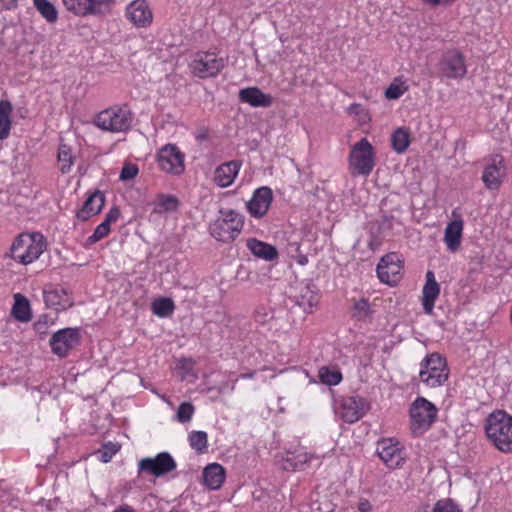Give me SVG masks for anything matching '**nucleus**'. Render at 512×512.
Here are the masks:
<instances>
[{
    "mask_svg": "<svg viewBox=\"0 0 512 512\" xmlns=\"http://www.w3.org/2000/svg\"><path fill=\"white\" fill-rule=\"evenodd\" d=\"M485 432L499 451L512 452V416L507 412L498 410L491 413L486 419Z\"/></svg>",
    "mask_w": 512,
    "mask_h": 512,
    "instance_id": "nucleus-2",
    "label": "nucleus"
},
{
    "mask_svg": "<svg viewBox=\"0 0 512 512\" xmlns=\"http://www.w3.org/2000/svg\"><path fill=\"white\" fill-rule=\"evenodd\" d=\"M254 317L258 323L264 324L273 318V313L265 307H259L255 311Z\"/></svg>",
    "mask_w": 512,
    "mask_h": 512,
    "instance_id": "nucleus-48",
    "label": "nucleus"
},
{
    "mask_svg": "<svg viewBox=\"0 0 512 512\" xmlns=\"http://www.w3.org/2000/svg\"><path fill=\"white\" fill-rule=\"evenodd\" d=\"M151 309L156 316L165 318L173 313L175 306L169 298H158L152 302Z\"/></svg>",
    "mask_w": 512,
    "mask_h": 512,
    "instance_id": "nucleus-35",
    "label": "nucleus"
},
{
    "mask_svg": "<svg viewBox=\"0 0 512 512\" xmlns=\"http://www.w3.org/2000/svg\"><path fill=\"white\" fill-rule=\"evenodd\" d=\"M54 324V319L49 315H41L39 319L34 323V328L37 333L45 334L49 326Z\"/></svg>",
    "mask_w": 512,
    "mask_h": 512,
    "instance_id": "nucleus-46",
    "label": "nucleus"
},
{
    "mask_svg": "<svg viewBox=\"0 0 512 512\" xmlns=\"http://www.w3.org/2000/svg\"><path fill=\"white\" fill-rule=\"evenodd\" d=\"M116 0H88V15H104L112 10Z\"/></svg>",
    "mask_w": 512,
    "mask_h": 512,
    "instance_id": "nucleus-33",
    "label": "nucleus"
},
{
    "mask_svg": "<svg viewBox=\"0 0 512 512\" xmlns=\"http://www.w3.org/2000/svg\"><path fill=\"white\" fill-rule=\"evenodd\" d=\"M506 177V165L501 155L491 156L483 170L482 181L489 190H498Z\"/></svg>",
    "mask_w": 512,
    "mask_h": 512,
    "instance_id": "nucleus-15",
    "label": "nucleus"
},
{
    "mask_svg": "<svg viewBox=\"0 0 512 512\" xmlns=\"http://www.w3.org/2000/svg\"><path fill=\"white\" fill-rule=\"evenodd\" d=\"M178 201L173 196L162 195L159 198L158 206L164 211H173L177 208Z\"/></svg>",
    "mask_w": 512,
    "mask_h": 512,
    "instance_id": "nucleus-47",
    "label": "nucleus"
},
{
    "mask_svg": "<svg viewBox=\"0 0 512 512\" xmlns=\"http://www.w3.org/2000/svg\"><path fill=\"white\" fill-rule=\"evenodd\" d=\"M64 7L77 16H87L88 0H62Z\"/></svg>",
    "mask_w": 512,
    "mask_h": 512,
    "instance_id": "nucleus-41",
    "label": "nucleus"
},
{
    "mask_svg": "<svg viewBox=\"0 0 512 512\" xmlns=\"http://www.w3.org/2000/svg\"><path fill=\"white\" fill-rule=\"evenodd\" d=\"M299 264L301 265H305L307 263V258L306 257H301V259L298 261Z\"/></svg>",
    "mask_w": 512,
    "mask_h": 512,
    "instance_id": "nucleus-57",
    "label": "nucleus"
},
{
    "mask_svg": "<svg viewBox=\"0 0 512 512\" xmlns=\"http://www.w3.org/2000/svg\"><path fill=\"white\" fill-rule=\"evenodd\" d=\"M363 402L358 397H346L341 400L339 415L347 423L358 421L363 415Z\"/></svg>",
    "mask_w": 512,
    "mask_h": 512,
    "instance_id": "nucleus-22",
    "label": "nucleus"
},
{
    "mask_svg": "<svg viewBox=\"0 0 512 512\" xmlns=\"http://www.w3.org/2000/svg\"><path fill=\"white\" fill-rule=\"evenodd\" d=\"M408 87L404 82L399 79H395L386 89L385 97L389 100L399 99L406 91Z\"/></svg>",
    "mask_w": 512,
    "mask_h": 512,
    "instance_id": "nucleus-42",
    "label": "nucleus"
},
{
    "mask_svg": "<svg viewBox=\"0 0 512 512\" xmlns=\"http://www.w3.org/2000/svg\"><path fill=\"white\" fill-rule=\"evenodd\" d=\"M377 454L391 469L399 468L405 461V453L399 441L394 438H384L377 444Z\"/></svg>",
    "mask_w": 512,
    "mask_h": 512,
    "instance_id": "nucleus-14",
    "label": "nucleus"
},
{
    "mask_svg": "<svg viewBox=\"0 0 512 512\" xmlns=\"http://www.w3.org/2000/svg\"><path fill=\"white\" fill-rule=\"evenodd\" d=\"M157 163L165 173L180 175L184 172V154L175 144H166L157 152Z\"/></svg>",
    "mask_w": 512,
    "mask_h": 512,
    "instance_id": "nucleus-12",
    "label": "nucleus"
},
{
    "mask_svg": "<svg viewBox=\"0 0 512 512\" xmlns=\"http://www.w3.org/2000/svg\"><path fill=\"white\" fill-rule=\"evenodd\" d=\"M4 9L10 10L17 5V0H1Z\"/></svg>",
    "mask_w": 512,
    "mask_h": 512,
    "instance_id": "nucleus-54",
    "label": "nucleus"
},
{
    "mask_svg": "<svg viewBox=\"0 0 512 512\" xmlns=\"http://www.w3.org/2000/svg\"><path fill=\"white\" fill-rule=\"evenodd\" d=\"M225 66V60L213 52H197L189 64L191 73L201 79L217 76Z\"/></svg>",
    "mask_w": 512,
    "mask_h": 512,
    "instance_id": "nucleus-8",
    "label": "nucleus"
},
{
    "mask_svg": "<svg viewBox=\"0 0 512 512\" xmlns=\"http://www.w3.org/2000/svg\"><path fill=\"white\" fill-rule=\"evenodd\" d=\"M423 512H462L460 506L450 498L438 500L431 509L426 505Z\"/></svg>",
    "mask_w": 512,
    "mask_h": 512,
    "instance_id": "nucleus-36",
    "label": "nucleus"
},
{
    "mask_svg": "<svg viewBox=\"0 0 512 512\" xmlns=\"http://www.w3.org/2000/svg\"><path fill=\"white\" fill-rule=\"evenodd\" d=\"M133 121V114L128 106H112L100 111L94 124L103 131L113 133L126 132L130 129Z\"/></svg>",
    "mask_w": 512,
    "mask_h": 512,
    "instance_id": "nucleus-5",
    "label": "nucleus"
},
{
    "mask_svg": "<svg viewBox=\"0 0 512 512\" xmlns=\"http://www.w3.org/2000/svg\"><path fill=\"white\" fill-rule=\"evenodd\" d=\"M120 217V210L117 207H112L105 216L104 222L108 225L116 222Z\"/></svg>",
    "mask_w": 512,
    "mask_h": 512,
    "instance_id": "nucleus-50",
    "label": "nucleus"
},
{
    "mask_svg": "<svg viewBox=\"0 0 512 512\" xmlns=\"http://www.w3.org/2000/svg\"><path fill=\"white\" fill-rule=\"evenodd\" d=\"M316 456L308 453L303 448L296 449L293 452H287L280 462L281 467L287 471L302 470L306 464L311 463Z\"/></svg>",
    "mask_w": 512,
    "mask_h": 512,
    "instance_id": "nucleus-18",
    "label": "nucleus"
},
{
    "mask_svg": "<svg viewBox=\"0 0 512 512\" xmlns=\"http://www.w3.org/2000/svg\"><path fill=\"white\" fill-rule=\"evenodd\" d=\"M464 223L458 218L449 222L444 230V243L450 252H456L461 245Z\"/></svg>",
    "mask_w": 512,
    "mask_h": 512,
    "instance_id": "nucleus-24",
    "label": "nucleus"
},
{
    "mask_svg": "<svg viewBox=\"0 0 512 512\" xmlns=\"http://www.w3.org/2000/svg\"><path fill=\"white\" fill-rule=\"evenodd\" d=\"M228 382L226 383H223L219 388H218V392L219 393H223L225 391V389L228 387Z\"/></svg>",
    "mask_w": 512,
    "mask_h": 512,
    "instance_id": "nucleus-56",
    "label": "nucleus"
},
{
    "mask_svg": "<svg viewBox=\"0 0 512 512\" xmlns=\"http://www.w3.org/2000/svg\"><path fill=\"white\" fill-rule=\"evenodd\" d=\"M13 317L20 322L31 320V308L27 298L19 293L14 295V304L12 307Z\"/></svg>",
    "mask_w": 512,
    "mask_h": 512,
    "instance_id": "nucleus-29",
    "label": "nucleus"
},
{
    "mask_svg": "<svg viewBox=\"0 0 512 512\" xmlns=\"http://www.w3.org/2000/svg\"><path fill=\"white\" fill-rule=\"evenodd\" d=\"M296 302L303 308L304 312L311 313L313 308L318 304V295L315 287L310 284L302 286Z\"/></svg>",
    "mask_w": 512,
    "mask_h": 512,
    "instance_id": "nucleus-28",
    "label": "nucleus"
},
{
    "mask_svg": "<svg viewBox=\"0 0 512 512\" xmlns=\"http://www.w3.org/2000/svg\"><path fill=\"white\" fill-rule=\"evenodd\" d=\"M403 260L395 252L384 255L377 265V276L379 280L387 285H396L402 277Z\"/></svg>",
    "mask_w": 512,
    "mask_h": 512,
    "instance_id": "nucleus-10",
    "label": "nucleus"
},
{
    "mask_svg": "<svg viewBox=\"0 0 512 512\" xmlns=\"http://www.w3.org/2000/svg\"><path fill=\"white\" fill-rule=\"evenodd\" d=\"M440 294V286L435 280V275L432 271L426 273V283L422 290V306L427 315H432L434 304Z\"/></svg>",
    "mask_w": 512,
    "mask_h": 512,
    "instance_id": "nucleus-19",
    "label": "nucleus"
},
{
    "mask_svg": "<svg viewBox=\"0 0 512 512\" xmlns=\"http://www.w3.org/2000/svg\"><path fill=\"white\" fill-rule=\"evenodd\" d=\"M239 100L252 107H270L273 99L271 95L263 93L258 87H247L239 91Z\"/></svg>",
    "mask_w": 512,
    "mask_h": 512,
    "instance_id": "nucleus-23",
    "label": "nucleus"
},
{
    "mask_svg": "<svg viewBox=\"0 0 512 512\" xmlns=\"http://www.w3.org/2000/svg\"><path fill=\"white\" fill-rule=\"evenodd\" d=\"M104 206V195L101 192H95L90 195L83 204V207L77 212L78 219L85 221L91 216L98 214Z\"/></svg>",
    "mask_w": 512,
    "mask_h": 512,
    "instance_id": "nucleus-27",
    "label": "nucleus"
},
{
    "mask_svg": "<svg viewBox=\"0 0 512 512\" xmlns=\"http://www.w3.org/2000/svg\"><path fill=\"white\" fill-rule=\"evenodd\" d=\"M240 167L241 164L235 160L221 164L215 169L214 182L221 188L229 187L237 177Z\"/></svg>",
    "mask_w": 512,
    "mask_h": 512,
    "instance_id": "nucleus-21",
    "label": "nucleus"
},
{
    "mask_svg": "<svg viewBox=\"0 0 512 512\" xmlns=\"http://www.w3.org/2000/svg\"><path fill=\"white\" fill-rule=\"evenodd\" d=\"M225 469L218 463H211L203 470L204 484L211 490H218L224 483Z\"/></svg>",
    "mask_w": 512,
    "mask_h": 512,
    "instance_id": "nucleus-26",
    "label": "nucleus"
},
{
    "mask_svg": "<svg viewBox=\"0 0 512 512\" xmlns=\"http://www.w3.org/2000/svg\"><path fill=\"white\" fill-rule=\"evenodd\" d=\"M58 162L60 164V171L62 173H68L74 164V157L72 149L66 144H61L58 148Z\"/></svg>",
    "mask_w": 512,
    "mask_h": 512,
    "instance_id": "nucleus-34",
    "label": "nucleus"
},
{
    "mask_svg": "<svg viewBox=\"0 0 512 512\" xmlns=\"http://www.w3.org/2000/svg\"><path fill=\"white\" fill-rule=\"evenodd\" d=\"M46 247V240L40 232L21 233L14 239L8 256L17 263L28 265L36 261Z\"/></svg>",
    "mask_w": 512,
    "mask_h": 512,
    "instance_id": "nucleus-1",
    "label": "nucleus"
},
{
    "mask_svg": "<svg viewBox=\"0 0 512 512\" xmlns=\"http://www.w3.org/2000/svg\"><path fill=\"white\" fill-rule=\"evenodd\" d=\"M118 447L115 444L109 443L104 446L101 452V460L105 463L109 462L112 457L117 453Z\"/></svg>",
    "mask_w": 512,
    "mask_h": 512,
    "instance_id": "nucleus-49",
    "label": "nucleus"
},
{
    "mask_svg": "<svg viewBox=\"0 0 512 512\" xmlns=\"http://www.w3.org/2000/svg\"><path fill=\"white\" fill-rule=\"evenodd\" d=\"M44 302L55 311H62L73 305V300L64 288L56 287L44 291Z\"/></svg>",
    "mask_w": 512,
    "mask_h": 512,
    "instance_id": "nucleus-20",
    "label": "nucleus"
},
{
    "mask_svg": "<svg viewBox=\"0 0 512 512\" xmlns=\"http://www.w3.org/2000/svg\"><path fill=\"white\" fill-rule=\"evenodd\" d=\"M195 413V407L190 402H183L179 405L178 410L175 415L176 421L179 423H187L189 422Z\"/></svg>",
    "mask_w": 512,
    "mask_h": 512,
    "instance_id": "nucleus-43",
    "label": "nucleus"
},
{
    "mask_svg": "<svg viewBox=\"0 0 512 512\" xmlns=\"http://www.w3.org/2000/svg\"><path fill=\"white\" fill-rule=\"evenodd\" d=\"M188 441L191 448L199 453L208 448V435L204 431H192L188 436Z\"/></svg>",
    "mask_w": 512,
    "mask_h": 512,
    "instance_id": "nucleus-38",
    "label": "nucleus"
},
{
    "mask_svg": "<svg viewBox=\"0 0 512 512\" xmlns=\"http://www.w3.org/2000/svg\"><path fill=\"white\" fill-rule=\"evenodd\" d=\"M246 246L255 257L265 261H273L278 257V251L273 245L256 238H249L246 241Z\"/></svg>",
    "mask_w": 512,
    "mask_h": 512,
    "instance_id": "nucleus-25",
    "label": "nucleus"
},
{
    "mask_svg": "<svg viewBox=\"0 0 512 512\" xmlns=\"http://www.w3.org/2000/svg\"><path fill=\"white\" fill-rule=\"evenodd\" d=\"M411 429L415 434L427 431L435 422L438 409L424 397H417L410 406Z\"/></svg>",
    "mask_w": 512,
    "mask_h": 512,
    "instance_id": "nucleus-7",
    "label": "nucleus"
},
{
    "mask_svg": "<svg viewBox=\"0 0 512 512\" xmlns=\"http://www.w3.org/2000/svg\"><path fill=\"white\" fill-rule=\"evenodd\" d=\"M352 315L358 320H365L371 315V306L366 298H360L353 304Z\"/></svg>",
    "mask_w": 512,
    "mask_h": 512,
    "instance_id": "nucleus-40",
    "label": "nucleus"
},
{
    "mask_svg": "<svg viewBox=\"0 0 512 512\" xmlns=\"http://www.w3.org/2000/svg\"><path fill=\"white\" fill-rule=\"evenodd\" d=\"M420 381L429 388L444 385L448 380L449 370L445 358L439 353L428 354L420 363Z\"/></svg>",
    "mask_w": 512,
    "mask_h": 512,
    "instance_id": "nucleus-6",
    "label": "nucleus"
},
{
    "mask_svg": "<svg viewBox=\"0 0 512 512\" xmlns=\"http://www.w3.org/2000/svg\"><path fill=\"white\" fill-rule=\"evenodd\" d=\"M176 466L175 460L168 452H161L155 457L143 458L138 464L140 472H144L155 477H161L173 471Z\"/></svg>",
    "mask_w": 512,
    "mask_h": 512,
    "instance_id": "nucleus-13",
    "label": "nucleus"
},
{
    "mask_svg": "<svg viewBox=\"0 0 512 512\" xmlns=\"http://www.w3.org/2000/svg\"><path fill=\"white\" fill-rule=\"evenodd\" d=\"M410 144V134L405 128H397L391 135V147L398 153H404Z\"/></svg>",
    "mask_w": 512,
    "mask_h": 512,
    "instance_id": "nucleus-32",
    "label": "nucleus"
},
{
    "mask_svg": "<svg viewBox=\"0 0 512 512\" xmlns=\"http://www.w3.org/2000/svg\"><path fill=\"white\" fill-rule=\"evenodd\" d=\"M424 3L431 6H447L450 5L454 0H423Z\"/></svg>",
    "mask_w": 512,
    "mask_h": 512,
    "instance_id": "nucleus-52",
    "label": "nucleus"
},
{
    "mask_svg": "<svg viewBox=\"0 0 512 512\" xmlns=\"http://www.w3.org/2000/svg\"><path fill=\"white\" fill-rule=\"evenodd\" d=\"M255 373H256L255 371H251V372L243 373V374L239 375L238 378H236L234 381L231 382V385L229 386L230 391L231 392L234 391L235 384L238 381V379H252L255 376Z\"/></svg>",
    "mask_w": 512,
    "mask_h": 512,
    "instance_id": "nucleus-51",
    "label": "nucleus"
},
{
    "mask_svg": "<svg viewBox=\"0 0 512 512\" xmlns=\"http://www.w3.org/2000/svg\"><path fill=\"white\" fill-rule=\"evenodd\" d=\"M80 339L78 328L67 327L53 333L49 345L54 355L65 358L79 344Z\"/></svg>",
    "mask_w": 512,
    "mask_h": 512,
    "instance_id": "nucleus-11",
    "label": "nucleus"
},
{
    "mask_svg": "<svg viewBox=\"0 0 512 512\" xmlns=\"http://www.w3.org/2000/svg\"><path fill=\"white\" fill-rule=\"evenodd\" d=\"M109 232L110 225L103 221L95 228L93 234L87 238L86 242L88 245L95 244L96 242L105 238L109 234Z\"/></svg>",
    "mask_w": 512,
    "mask_h": 512,
    "instance_id": "nucleus-44",
    "label": "nucleus"
},
{
    "mask_svg": "<svg viewBox=\"0 0 512 512\" xmlns=\"http://www.w3.org/2000/svg\"><path fill=\"white\" fill-rule=\"evenodd\" d=\"M139 173V168L134 163H125L121 169L119 179L121 181H129L134 179Z\"/></svg>",
    "mask_w": 512,
    "mask_h": 512,
    "instance_id": "nucleus-45",
    "label": "nucleus"
},
{
    "mask_svg": "<svg viewBox=\"0 0 512 512\" xmlns=\"http://www.w3.org/2000/svg\"><path fill=\"white\" fill-rule=\"evenodd\" d=\"M349 115L354 117L358 125L362 126L370 122L371 117L368 110L358 103H353L347 108Z\"/></svg>",
    "mask_w": 512,
    "mask_h": 512,
    "instance_id": "nucleus-39",
    "label": "nucleus"
},
{
    "mask_svg": "<svg viewBox=\"0 0 512 512\" xmlns=\"http://www.w3.org/2000/svg\"><path fill=\"white\" fill-rule=\"evenodd\" d=\"M376 166V152L367 138L352 145L348 155V170L353 177L369 176Z\"/></svg>",
    "mask_w": 512,
    "mask_h": 512,
    "instance_id": "nucleus-4",
    "label": "nucleus"
},
{
    "mask_svg": "<svg viewBox=\"0 0 512 512\" xmlns=\"http://www.w3.org/2000/svg\"><path fill=\"white\" fill-rule=\"evenodd\" d=\"M318 377L323 384L335 386L341 382L342 373L338 369L321 367L318 372Z\"/></svg>",
    "mask_w": 512,
    "mask_h": 512,
    "instance_id": "nucleus-37",
    "label": "nucleus"
},
{
    "mask_svg": "<svg viewBox=\"0 0 512 512\" xmlns=\"http://www.w3.org/2000/svg\"><path fill=\"white\" fill-rule=\"evenodd\" d=\"M126 17L138 28L149 26L153 20L152 11L145 0H134L126 7Z\"/></svg>",
    "mask_w": 512,
    "mask_h": 512,
    "instance_id": "nucleus-17",
    "label": "nucleus"
},
{
    "mask_svg": "<svg viewBox=\"0 0 512 512\" xmlns=\"http://www.w3.org/2000/svg\"><path fill=\"white\" fill-rule=\"evenodd\" d=\"M170 512H180V511H178V510H171Z\"/></svg>",
    "mask_w": 512,
    "mask_h": 512,
    "instance_id": "nucleus-58",
    "label": "nucleus"
},
{
    "mask_svg": "<svg viewBox=\"0 0 512 512\" xmlns=\"http://www.w3.org/2000/svg\"><path fill=\"white\" fill-rule=\"evenodd\" d=\"M33 5L42 18L49 24H54L58 20V10L49 0H33Z\"/></svg>",
    "mask_w": 512,
    "mask_h": 512,
    "instance_id": "nucleus-30",
    "label": "nucleus"
},
{
    "mask_svg": "<svg viewBox=\"0 0 512 512\" xmlns=\"http://www.w3.org/2000/svg\"><path fill=\"white\" fill-rule=\"evenodd\" d=\"M244 226V219L233 209H220L219 215L209 224V233L217 241H234Z\"/></svg>",
    "mask_w": 512,
    "mask_h": 512,
    "instance_id": "nucleus-3",
    "label": "nucleus"
},
{
    "mask_svg": "<svg viewBox=\"0 0 512 512\" xmlns=\"http://www.w3.org/2000/svg\"><path fill=\"white\" fill-rule=\"evenodd\" d=\"M12 105L8 100L0 101V140H4L9 136L11 129L10 115Z\"/></svg>",
    "mask_w": 512,
    "mask_h": 512,
    "instance_id": "nucleus-31",
    "label": "nucleus"
},
{
    "mask_svg": "<svg viewBox=\"0 0 512 512\" xmlns=\"http://www.w3.org/2000/svg\"><path fill=\"white\" fill-rule=\"evenodd\" d=\"M371 509H372V506L367 499H362L358 504V510L360 512H370Z\"/></svg>",
    "mask_w": 512,
    "mask_h": 512,
    "instance_id": "nucleus-53",
    "label": "nucleus"
},
{
    "mask_svg": "<svg viewBox=\"0 0 512 512\" xmlns=\"http://www.w3.org/2000/svg\"><path fill=\"white\" fill-rule=\"evenodd\" d=\"M112 512H135L134 509L128 505H122Z\"/></svg>",
    "mask_w": 512,
    "mask_h": 512,
    "instance_id": "nucleus-55",
    "label": "nucleus"
},
{
    "mask_svg": "<svg viewBox=\"0 0 512 512\" xmlns=\"http://www.w3.org/2000/svg\"><path fill=\"white\" fill-rule=\"evenodd\" d=\"M272 201V189L268 186H262L253 192L251 199L246 203V207L252 217L260 219L267 214Z\"/></svg>",
    "mask_w": 512,
    "mask_h": 512,
    "instance_id": "nucleus-16",
    "label": "nucleus"
},
{
    "mask_svg": "<svg viewBox=\"0 0 512 512\" xmlns=\"http://www.w3.org/2000/svg\"><path fill=\"white\" fill-rule=\"evenodd\" d=\"M441 76L447 79L461 80L467 74L465 55L458 49L446 50L438 63Z\"/></svg>",
    "mask_w": 512,
    "mask_h": 512,
    "instance_id": "nucleus-9",
    "label": "nucleus"
}]
</instances>
